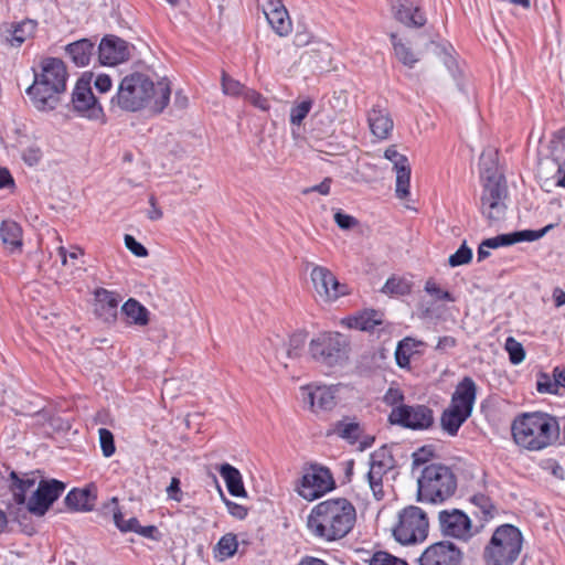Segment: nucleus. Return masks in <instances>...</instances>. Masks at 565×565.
<instances>
[{
    "mask_svg": "<svg viewBox=\"0 0 565 565\" xmlns=\"http://www.w3.org/2000/svg\"><path fill=\"white\" fill-rule=\"evenodd\" d=\"M125 246L137 257H146L148 256V249L139 243L132 235H125Z\"/></svg>",
    "mask_w": 565,
    "mask_h": 565,
    "instance_id": "obj_57",
    "label": "nucleus"
},
{
    "mask_svg": "<svg viewBox=\"0 0 565 565\" xmlns=\"http://www.w3.org/2000/svg\"><path fill=\"white\" fill-rule=\"evenodd\" d=\"M384 157L394 164L396 171V196L405 199L409 194L411 166L406 156L399 153L395 146H390Z\"/></svg>",
    "mask_w": 565,
    "mask_h": 565,
    "instance_id": "obj_20",
    "label": "nucleus"
},
{
    "mask_svg": "<svg viewBox=\"0 0 565 565\" xmlns=\"http://www.w3.org/2000/svg\"><path fill=\"white\" fill-rule=\"evenodd\" d=\"M349 328L372 331L376 326L382 324V315L376 310H365L356 316L347 319Z\"/></svg>",
    "mask_w": 565,
    "mask_h": 565,
    "instance_id": "obj_32",
    "label": "nucleus"
},
{
    "mask_svg": "<svg viewBox=\"0 0 565 565\" xmlns=\"http://www.w3.org/2000/svg\"><path fill=\"white\" fill-rule=\"evenodd\" d=\"M356 510L345 498L324 500L315 505L307 520L310 533L324 542H335L345 537L354 527Z\"/></svg>",
    "mask_w": 565,
    "mask_h": 565,
    "instance_id": "obj_2",
    "label": "nucleus"
},
{
    "mask_svg": "<svg viewBox=\"0 0 565 565\" xmlns=\"http://www.w3.org/2000/svg\"><path fill=\"white\" fill-rule=\"evenodd\" d=\"M171 87L167 78L154 83L149 75L132 72L120 79L117 92L110 99V108L126 113L150 108L160 114L169 105Z\"/></svg>",
    "mask_w": 565,
    "mask_h": 565,
    "instance_id": "obj_1",
    "label": "nucleus"
},
{
    "mask_svg": "<svg viewBox=\"0 0 565 565\" xmlns=\"http://www.w3.org/2000/svg\"><path fill=\"white\" fill-rule=\"evenodd\" d=\"M508 196L505 182L497 175H488L481 195V212L490 221H499L505 213Z\"/></svg>",
    "mask_w": 565,
    "mask_h": 565,
    "instance_id": "obj_11",
    "label": "nucleus"
},
{
    "mask_svg": "<svg viewBox=\"0 0 565 565\" xmlns=\"http://www.w3.org/2000/svg\"><path fill=\"white\" fill-rule=\"evenodd\" d=\"M469 417L470 415L460 411L456 405H449L441 413L440 427L448 436L455 437Z\"/></svg>",
    "mask_w": 565,
    "mask_h": 565,
    "instance_id": "obj_29",
    "label": "nucleus"
},
{
    "mask_svg": "<svg viewBox=\"0 0 565 565\" xmlns=\"http://www.w3.org/2000/svg\"><path fill=\"white\" fill-rule=\"evenodd\" d=\"M243 98L259 110L267 111L270 108L269 100L253 88L248 87Z\"/></svg>",
    "mask_w": 565,
    "mask_h": 565,
    "instance_id": "obj_49",
    "label": "nucleus"
},
{
    "mask_svg": "<svg viewBox=\"0 0 565 565\" xmlns=\"http://www.w3.org/2000/svg\"><path fill=\"white\" fill-rule=\"evenodd\" d=\"M390 40L393 45L395 56L398 58V61L409 68L414 67L418 58L415 56V53L411 50V47L403 43L396 33H391Z\"/></svg>",
    "mask_w": 565,
    "mask_h": 565,
    "instance_id": "obj_38",
    "label": "nucleus"
},
{
    "mask_svg": "<svg viewBox=\"0 0 565 565\" xmlns=\"http://www.w3.org/2000/svg\"><path fill=\"white\" fill-rule=\"evenodd\" d=\"M238 548L237 536L233 533L224 534L214 547V557L225 561L235 555Z\"/></svg>",
    "mask_w": 565,
    "mask_h": 565,
    "instance_id": "obj_35",
    "label": "nucleus"
},
{
    "mask_svg": "<svg viewBox=\"0 0 565 565\" xmlns=\"http://www.w3.org/2000/svg\"><path fill=\"white\" fill-rule=\"evenodd\" d=\"M438 520L445 536L468 542L475 535L470 518L461 510H443L438 514Z\"/></svg>",
    "mask_w": 565,
    "mask_h": 565,
    "instance_id": "obj_15",
    "label": "nucleus"
},
{
    "mask_svg": "<svg viewBox=\"0 0 565 565\" xmlns=\"http://www.w3.org/2000/svg\"><path fill=\"white\" fill-rule=\"evenodd\" d=\"M463 553L452 542L440 541L429 545L420 555V565H461Z\"/></svg>",
    "mask_w": 565,
    "mask_h": 565,
    "instance_id": "obj_16",
    "label": "nucleus"
},
{
    "mask_svg": "<svg viewBox=\"0 0 565 565\" xmlns=\"http://www.w3.org/2000/svg\"><path fill=\"white\" fill-rule=\"evenodd\" d=\"M65 52L76 66L84 67L90 62L95 52V43L90 39H81L67 44Z\"/></svg>",
    "mask_w": 565,
    "mask_h": 565,
    "instance_id": "obj_27",
    "label": "nucleus"
},
{
    "mask_svg": "<svg viewBox=\"0 0 565 565\" xmlns=\"http://www.w3.org/2000/svg\"><path fill=\"white\" fill-rule=\"evenodd\" d=\"M476 397L477 385L475 381L469 376H465L456 386V390L451 396L450 405H456L467 415H471Z\"/></svg>",
    "mask_w": 565,
    "mask_h": 565,
    "instance_id": "obj_24",
    "label": "nucleus"
},
{
    "mask_svg": "<svg viewBox=\"0 0 565 565\" xmlns=\"http://www.w3.org/2000/svg\"><path fill=\"white\" fill-rule=\"evenodd\" d=\"M129 44L116 36L106 35L98 45V61L103 65H116L129 58Z\"/></svg>",
    "mask_w": 565,
    "mask_h": 565,
    "instance_id": "obj_19",
    "label": "nucleus"
},
{
    "mask_svg": "<svg viewBox=\"0 0 565 565\" xmlns=\"http://www.w3.org/2000/svg\"><path fill=\"white\" fill-rule=\"evenodd\" d=\"M221 477L224 479L231 495L245 498L247 492L244 487L242 473L234 466L225 462L217 467Z\"/></svg>",
    "mask_w": 565,
    "mask_h": 565,
    "instance_id": "obj_28",
    "label": "nucleus"
},
{
    "mask_svg": "<svg viewBox=\"0 0 565 565\" xmlns=\"http://www.w3.org/2000/svg\"><path fill=\"white\" fill-rule=\"evenodd\" d=\"M425 291L434 297L436 300L443 301H455L454 296L447 291L443 290L439 285L434 279H428L425 284Z\"/></svg>",
    "mask_w": 565,
    "mask_h": 565,
    "instance_id": "obj_50",
    "label": "nucleus"
},
{
    "mask_svg": "<svg viewBox=\"0 0 565 565\" xmlns=\"http://www.w3.org/2000/svg\"><path fill=\"white\" fill-rule=\"evenodd\" d=\"M395 466V459L388 448L381 447L370 455V469L366 478L373 497L380 501L384 498L383 477Z\"/></svg>",
    "mask_w": 565,
    "mask_h": 565,
    "instance_id": "obj_13",
    "label": "nucleus"
},
{
    "mask_svg": "<svg viewBox=\"0 0 565 565\" xmlns=\"http://www.w3.org/2000/svg\"><path fill=\"white\" fill-rule=\"evenodd\" d=\"M121 313L127 318L130 324L146 326L149 322L148 309L134 298H129L124 303Z\"/></svg>",
    "mask_w": 565,
    "mask_h": 565,
    "instance_id": "obj_33",
    "label": "nucleus"
},
{
    "mask_svg": "<svg viewBox=\"0 0 565 565\" xmlns=\"http://www.w3.org/2000/svg\"><path fill=\"white\" fill-rule=\"evenodd\" d=\"M505 350L509 353L510 362L514 365L520 364L525 359L523 345L512 337L505 340Z\"/></svg>",
    "mask_w": 565,
    "mask_h": 565,
    "instance_id": "obj_44",
    "label": "nucleus"
},
{
    "mask_svg": "<svg viewBox=\"0 0 565 565\" xmlns=\"http://www.w3.org/2000/svg\"><path fill=\"white\" fill-rule=\"evenodd\" d=\"M95 295V313L106 323H113L117 319L120 299L117 294L105 288H97Z\"/></svg>",
    "mask_w": 565,
    "mask_h": 565,
    "instance_id": "obj_23",
    "label": "nucleus"
},
{
    "mask_svg": "<svg viewBox=\"0 0 565 565\" xmlns=\"http://www.w3.org/2000/svg\"><path fill=\"white\" fill-rule=\"evenodd\" d=\"M307 342V332L297 331L289 337L287 344H282V351L288 359L299 358Z\"/></svg>",
    "mask_w": 565,
    "mask_h": 565,
    "instance_id": "obj_39",
    "label": "nucleus"
},
{
    "mask_svg": "<svg viewBox=\"0 0 565 565\" xmlns=\"http://www.w3.org/2000/svg\"><path fill=\"white\" fill-rule=\"evenodd\" d=\"M536 390L542 394H557L558 386L553 377L547 373H540L536 382Z\"/></svg>",
    "mask_w": 565,
    "mask_h": 565,
    "instance_id": "obj_48",
    "label": "nucleus"
},
{
    "mask_svg": "<svg viewBox=\"0 0 565 565\" xmlns=\"http://www.w3.org/2000/svg\"><path fill=\"white\" fill-rule=\"evenodd\" d=\"M523 544L521 531L512 524L499 525L483 548L484 565H513Z\"/></svg>",
    "mask_w": 565,
    "mask_h": 565,
    "instance_id": "obj_6",
    "label": "nucleus"
},
{
    "mask_svg": "<svg viewBox=\"0 0 565 565\" xmlns=\"http://www.w3.org/2000/svg\"><path fill=\"white\" fill-rule=\"evenodd\" d=\"M391 425L412 430H428L435 424L434 411L427 405H399L388 414Z\"/></svg>",
    "mask_w": 565,
    "mask_h": 565,
    "instance_id": "obj_10",
    "label": "nucleus"
},
{
    "mask_svg": "<svg viewBox=\"0 0 565 565\" xmlns=\"http://www.w3.org/2000/svg\"><path fill=\"white\" fill-rule=\"evenodd\" d=\"M312 106L313 102L310 98L296 103L290 108V124L298 127L301 126L303 119L308 116Z\"/></svg>",
    "mask_w": 565,
    "mask_h": 565,
    "instance_id": "obj_42",
    "label": "nucleus"
},
{
    "mask_svg": "<svg viewBox=\"0 0 565 565\" xmlns=\"http://www.w3.org/2000/svg\"><path fill=\"white\" fill-rule=\"evenodd\" d=\"M428 527L426 513L419 507L408 505L399 512L393 536L403 545L416 544L427 537Z\"/></svg>",
    "mask_w": 565,
    "mask_h": 565,
    "instance_id": "obj_7",
    "label": "nucleus"
},
{
    "mask_svg": "<svg viewBox=\"0 0 565 565\" xmlns=\"http://www.w3.org/2000/svg\"><path fill=\"white\" fill-rule=\"evenodd\" d=\"M220 492H221L223 502L225 503V505L227 508L228 513L238 520H244L248 514L247 508L225 498V495L223 494L221 489H220Z\"/></svg>",
    "mask_w": 565,
    "mask_h": 565,
    "instance_id": "obj_54",
    "label": "nucleus"
},
{
    "mask_svg": "<svg viewBox=\"0 0 565 565\" xmlns=\"http://www.w3.org/2000/svg\"><path fill=\"white\" fill-rule=\"evenodd\" d=\"M43 152L38 146H30L22 151V160L29 167H35L42 160Z\"/></svg>",
    "mask_w": 565,
    "mask_h": 565,
    "instance_id": "obj_53",
    "label": "nucleus"
},
{
    "mask_svg": "<svg viewBox=\"0 0 565 565\" xmlns=\"http://www.w3.org/2000/svg\"><path fill=\"white\" fill-rule=\"evenodd\" d=\"M553 224H548L545 227L533 231V230H524L519 232H513L514 244L519 242H534L543 237L551 228H553Z\"/></svg>",
    "mask_w": 565,
    "mask_h": 565,
    "instance_id": "obj_45",
    "label": "nucleus"
},
{
    "mask_svg": "<svg viewBox=\"0 0 565 565\" xmlns=\"http://www.w3.org/2000/svg\"><path fill=\"white\" fill-rule=\"evenodd\" d=\"M422 341H416L412 338H404L401 340L395 350L396 364L401 369H409L411 356L416 353V348L423 345Z\"/></svg>",
    "mask_w": 565,
    "mask_h": 565,
    "instance_id": "obj_34",
    "label": "nucleus"
},
{
    "mask_svg": "<svg viewBox=\"0 0 565 565\" xmlns=\"http://www.w3.org/2000/svg\"><path fill=\"white\" fill-rule=\"evenodd\" d=\"M36 29V22L33 20H23L18 23H11L3 31L4 42L11 47H20L29 38H31Z\"/></svg>",
    "mask_w": 565,
    "mask_h": 565,
    "instance_id": "obj_25",
    "label": "nucleus"
},
{
    "mask_svg": "<svg viewBox=\"0 0 565 565\" xmlns=\"http://www.w3.org/2000/svg\"><path fill=\"white\" fill-rule=\"evenodd\" d=\"M472 259V250L463 243L452 255L448 258L450 267H458L469 264Z\"/></svg>",
    "mask_w": 565,
    "mask_h": 565,
    "instance_id": "obj_46",
    "label": "nucleus"
},
{
    "mask_svg": "<svg viewBox=\"0 0 565 565\" xmlns=\"http://www.w3.org/2000/svg\"><path fill=\"white\" fill-rule=\"evenodd\" d=\"M337 387L331 385H305L300 387L301 398L316 414L332 411L337 405Z\"/></svg>",
    "mask_w": 565,
    "mask_h": 565,
    "instance_id": "obj_18",
    "label": "nucleus"
},
{
    "mask_svg": "<svg viewBox=\"0 0 565 565\" xmlns=\"http://www.w3.org/2000/svg\"><path fill=\"white\" fill-rule=\"evenodd\" d=\"M95 497L88 489H72L65 497L66 507L75 511H92Z\"/></svg>",
    "mask_w": 565,
    "mask_h": 565,
    "instance_id": "obj_31",
    "label": "nucleus"
},
{
    "mask_svg": "<svg viewBox=\"0 0 565 565\" xmlns=\"http://www.w3.org/2000/svg\"><path fill=\"white\" fill-rule=\"evenodd\" d=\"M15 182L8 168H0V189L14 188Z\"/></svg>",
    "mask_w": 565,
    "mask_h": 565,
    "instance_id": "obj_64",
    "label": "nucleus"
},
{
    "mask_svg": "<svg viewBox=\"0 0 565 565\" xmlns=\"http://www.w3.org/2000/svg\"><path fill=\"white\" fill-rule=\"evenodd\" d=\"M457 345V340L454 337L445 335L440 337L437 345L435 347L436 351L446 352Z\"/></svg>",
    "mask_w": 565,
    "mask_h": 565,
    "instance_id": "obj_62",
    "label": "nucleus"
},
{
    "mask_svg": "<svg viewBox=\"0 0 565 565\" xmlns=\"http://www.w3.org/2000/svg\"><path fill=\"white\" fill-rule=\"evenodd\" d=\"M395 18L409 28H420L426 23L425 13L412 0H399Z\"/></svg>",
    "mask_w": 565,
    "mask_h": 565,
    "instance_id": "obj_26",
    "label": "nucleus"
},
{
    "mask_svg": "<svg viewBox=\"0 0 565 565\" xmlns=\"http://www.w3.org/2000/svg\"><path fill=\"white\" fill-rule=\"evenodd\" d=\"M369 565H409L405 559L396 557L388 552H374L367 559Z\"/></svg>",
    "mask_w": 565,
    "mask_h": 565,
    "instance_id": "obj_43",
    "label": "nucleus"
},
{
    "mask_svg": "<svg viewBox=\"0 0 565 565\" xmlns=\"http://www.w3.org/2000/svg\"><path fill=\"white\" fill-rule=\"evenodd\" d=\"M135 533H137L143 537H147V539H152V540L159 539V531H158L157 526H154V525L142 526L139 523Z\"/></svg>",
    "mask_w": 565,
    "mask_h": 565,
    "instance_id": "obj_61",
    "label": "nucleus"
},
{
    "mask_svg": "<svg viewBox=\"0 0 565 565\" xmlns=\"http://www.w3.org/2000/svg\"><path fill=\"white\" fill-rule=\"evenodd\" d=\"M167 495L169 499L177 502H181L183 499V492L181 490V481L179 478L173 477L169 487L167 488Z\"/></svg>",
    "mask_w": 565,
    "mask_h": 565,
    "instance_id": "obj_60",
    "label": "nucleus"
},
{
    "mask_svg": "<svg viewBox=\"0 0 565 565\" xmlns=\"http://www.w3.org/2000/svg\"><path fill=\"white\" fill-rule=\"evenodd\" d=\"M67 71L62 60L45 58L41 74H35L33 84L26 94L34 107L40 111L53 110L57 107L60 95L66 89Z\"/></svg>",
    "mask_w": 565,
    "mask_h": 565,
    "instance_id": "obj_4",
    "label": "nucleus"
},
{
    "mask_svg": "<svg viewBox=\"0 0 565 565\" xmlns=\"http://www.w3.org/2000/svg\"><path fill=\"white\" fill-rule=\"evenodd\" d=\"M334 431L339 437L353 445L359 440L362 428L358 422L344 418L335 424Z\"/></svg>",
    "mask_w": 565,
    "mask_h": 565,
    "instance_id": "obj_36",
    "label": "nucleus"
},
{
    "mask_svg": "<svg viewBox=\"0 0 565 565\" xmlns=\"http://www.w3.org/2000/svg\"><path fill=\"white\" fill-rule=\"evenodd\" d=\"M511 433L518 446L530 451H539L557 440L559 423L548 413H523L513 419Z\"/></svg>",
    "mask_w": 565,
    "mask_h": 565,
    "instance_id": "obj_3",
    "label": "nucleus"
},
{
    "mask_svg": "<svg viewBox=\"0 0 565 565\" xmlns=\"http://www.w3.org/2000/svg\"><path fill=\"white\" fill-rule=\"evenodd\" d=\"M11 490L13 492V499L17 504H24L26 501V492L35 484L34 479L19 478L15 471L10 473Z\"/></svg>",
    "mask_w": 565,
    "mask_h": 565,
    "instance_id": "obj_37",
    "label": "nucleus"
},
{
    "mask_svg": "<svg viewBox=\"0 0 565 565\" xmlns=\"http://www.w3.org/2000/svg\"><path fill=\"white\" fill-rule=\"evenodd\" d=\"M72 104L73 109L82 117H85L89 120H100L104 121L105 113L93 94L90 87V77L86 78L82 76L72 93Z\"/></svg>",
    "mask_w": 565,
    "mask_h": 565,
    "instance_id": "obj_12",
    "label": "nucleus"
},
{
    "mask_svg": "<svg viewBox=\"0 0 565 565\" xmlns=\"http://www.w3.org/2000/svg\"><path fill=\"white\" fill-rule=\"evenodd\" d=\"M406 290V284L396 278H388L382 288V291L387 295H404Z\"/></svg>",
    "mask_w": 565,
    "mask_h": 565,
    "instance_id": "obj_55",
    "label": "nucleus"
},
{
    "mask_svg": "<svg viewBox=\"0 0 565 565\" xmlns=\"http://www.w3.org/2000/svg\"><path fill=\"white\" fill-rule=\"evenodd\" d=\"M310 278L317 294L327 301L335 300L349 294V287L345 284H341L337 277L323 266H313Z\"/></svg>",
    "mask_w": 565,
    "mask_h": 565,
    "instance_id": "obj_17",
    "label": "nucleus"
},
{
    "mask_svg": "<svg viewBox=\"0 0 565 565\" xmlns=\"http://www.w3.org/2000/svg\"><path fill=\"white\" fill-rule=\"evenodd\" d=\"M434 456L431 446H423L413 454V466L426 465Z\"/></svg>",
    "mask_w": 565,
    "mask_h": 565,
    "instance_id": "obj_58",
    "label": "nucleus"
},
{
    "mask_svg": "<svg viewBox=\"0 0 565 565\" xmlns=\"http://www.w3.org/2000/svg\"><path fill=\"white\" fill-rule=\"evenodd\" d=\"M349 344L339 332H324L312 339L309 352L313 360L327 366L342 364L348 359Z\"/></svg>",
    "mask_w": 565,
    "mask_h": 565,
    "instance_id": "obj_8",
    "label": "nucleus"
},
{
    "mask_svg": "<svg viewBox=\"0 0 565 565\" xmlns=\"http://www.w3.org/2000/svg\"><path fill=\"white\" fill-rule=\"evenodd\" d=\"M405 395L403 391L397 386H390L383 396V402L392 409L404 404Z\"/></svg>",
    "mask_w": 565,
    "mask_h": 565,
    "instance_id": "obj_51",
    "label": "nucleus"
},
{
    "mask_svg": "<svg viewBox=\"0 0 565 565\" xmlns=\"http://www.w3.org/2000/svg\"><path fill=\"white\" fill-rule=\"evenodd\" d=\"M114 522L115 525L119 529L121 532H135L139 521L137 518H130L128 520H125L122 513L118 510L114 512Z\"/></svg>",
    "mask_w": 565,
    "mask_h": 565,
    "instance_id": "obj_52",
    "label": "nucleus"
},
{
    "mask_svg": "<svg viewBox=\"0 0 565 565\" xmlns=\"http://www.w3.org/2000/svg\"><path fill=\"white\" fill-rule=\"evenodd\" d=\"M367 124L371 134L379 140L388 139L394 128L388 109L381 104L373 105L367 111Z\"/></svg>",
    "mask_w": 565,
    "mask_h": 565,
    "instance_id": "obj_22",
    "label": "nucleus"
},
{
    "mask_svg": "<svg viewBox=\"0 0 565 565\" xmlns=\"http://www.w3.org/2000/svg\"><path fill=\"white\" fill-rule=\"evenodd\" d=\"M514 244L513 234H500L498 236L487 238L483 241V245L488 248H498L502 246H510Z\"/></svg>",
    "mask_w": 565,
    "mask_h": 565,
    "instance_id": "obj_56",
    "label": "nucleus"
},
{
    "mask_svg": "<svg viewBox=\"0 0 565 565\" xmlns=\"http://www.w3.org/2000/svg\"><path fill=\"white\" fill-rule=\"evenodd\" d=\"M98 436L103 455L107 458L111 457L116 450L113 433L106 428H99Z\"/></svg>",
    "mask_w": 565,
    "mask_h": 565,
    "instance_id": "obj_47",
    "label": "nucleus"
},
{
    "mask_svg": "<svg viewBox=\"0 0 565 565\" xmlns=\"http://www.w3.org/2000/svg\"><path fill=\"white\" fill-rule=\"evenodd\" d=\"M335 488V482L331 471L323 466L312 463L303 470L296 491L307 501H313Z\"/></svg>",
    "mask_w": 565,
    "mask_h": 565,
    "instance_id": "obj_9",
    "label": "nucleus"
},
{
    "mask_svg": "<svg viewBox=\"0 0 565 565\" xmlns=\"http://www.w3.org/2000/svg\"><path fill=\"white\" fill-rule=\"evenodd\" d=\"M262 7L271 29L279 36H287L291 32V21L281 0H262Z\"/></svg>",
    "mask_w": 565,
    "mask_h": 565,
    "instance_id": "obj_21",
    "label": "nucleus"
},
{
    "mask_svg": "<svg viewBox=\"0 0 565 565\" xmlns=\"http://www.w3.org/2000/svg\"><path fill=\"white\" fill-rule=\"evenodd\" d=\"M222 93L230 97H244L248 87L230 76L225 71L221 74Z\"/></svg>",
    "mask_w": 565,
    "mask_h": 565,
    "instance_id": "obj_41",
    "label": "nucleus"
},
{
    "mask_svg": "<svg viewBox=\"0 0 565 565\" xmlns=\"http://www.w3.org/2000/svg\"><path fill=\"white\" fill-rule=\"evenodd\" d=\"M94 85L99 93H107L111 88V78L106 74H99Z\"/></svg>",
    "mask_w": 565,
    "mask_h": 565,
    "instance_id": "obj_63",
    "label": "nucleus"
},
{
    "mask_svg": "<svg viewBox=\"0 0 565 565\" xmlns=\"http://www.w3.org/2000/svg\"><path fill=\"white\" fill-rule=\"evenodd\" d=\"M334 222L342 230H351L358 224V220L355 217L342 213L341 211L334 214Z\"/></svg>",
    "mask_w": 565,
    "mask_h": 565,
    "instance_id": "obj_59",
    "label": "nucleus"
},
{
    "mask_svg": "<svg viewBox=\"0 0 565 565\" xmlns=\"http://www.w3.org/2000/svg\"><path fill=\"white\" fill-rule=\"evenodd\" d=\"M457 487V477L449 466L430 462L417 480V501L443 504L456 493Z\"/></svg>",
    "mask_w": 565,
    "mask_h": 565,
    "instance_id": "obj_5",
    "label": "nucleus"
},
{
    "mask_svg": "<svg viewBox=\"0 0 565 565\" xmlns=\"http://www.w3.org/2000/svg\"><path fill=\"white\" fill-rule=\"evenodd\" d=\"M0 238L10 252L22 247V227L13 220H4L0 225Z\"/></svg>",
    "mask_w": 565,
    "mask_h": 565,
    "instance_id": "obj_30",
    "label": "nucleus"
},
{
    "mask_svg": "<svg viewBox=\"0 0 565 565\" xmlns=\"http://www.w3.org/2000/svg\"><path fill=\"white\" fill-rule=\"evenodd\" d=\"M470 502L479 509L481 519L489 521L497 514V508L491 498L484 493H476L470 498Z\"/></svg>",
    "mask_w": 565,
    "mask_h": 565,
    "instance_id": "obj_40",
    "label": "nucleus"
},
{
    "mask_svg": "<svg viewBox=\"0 0 565 565\" xmlns=\"http://www.w3.org/2000/svg\"><path fill=\"white\" fill-rule=\"evenodd\" d=\"M65 488V483L56 479L40 480L36 490L29 498L28 511L36 516H43Z\"/></svg>",
    "mask_w": 565,
    "mask_h": 565,
    "instance_id": "obj_14",
    "label": "nucleus"
}]
</instances>
